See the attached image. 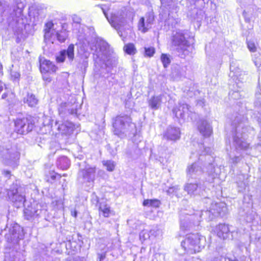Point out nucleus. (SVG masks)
<instances>
[{
	"label": "nucleus",
	"instance_id": "obj_1",
	"mask_svg": "<svg viewBox=\"0 0 261 261\" xmlns=\"http://www.w3.org/2000/svg\"><path fill=\"white\" fill-rule=\"evenodd\" d=\"M200 153L192 152L190 159H195L198 156V161L188 166L187 168V176L188 178L196 179L204 171L201 165L206 166L205 169L207 174L212 176V178H215V175L219 174V168H216L212 164L214 161L213 156L209 153L211 152V149L209 147L205 148L203 144H199Z\"/></svg>",
	"mask_w": 261,
	"mask_h": 261
},
{
	"label": "nucleus",
	"instance_id": "obj_2",
	"mask_svg": "<svg viewBox=\"0 0 261 261\" xmlns=\"http://www.w3.org/2000/svg\"><path fill=\"white\" fill-rule=\"evenodd\" d=\"M241 118V116H237L232 122L235 130L233 132V142L229 156L230 161L233 164L241 160V151L247 150L249 147V144L245 141L247 133L251 134L254 132L253 128L247 125L244 118L242 120Z\"/></svg>",
	"mask_w": 261,
	"mask_h": 261
},
{
	"label": "nucleus",
	"instance_id": "obj_3",
	"mask_svg": "<svg viewBox=\"0 0 261 261\" xmlns=\"http://www.w3.org/2000/svg\"><path fill=\"white\" fill-rule=\"evenodd\" d=\"M24 233L22 228L18 224H14L9 228V232L6 234L5 238L8 244L7 248L12 249L6 255V259L9 261H23V255L17 251L19 241L23 238Z\"/></svg>",
	"mask_w": 261,
	"mask_h": 261
},
{
	"label": "nucleus",
	"instance_id": "obj_4",
	"mask_svg": "<svg viewBox=\"0 0 261 261\" xmlns=\"http://www.w3.org/2000/svg\"><path fill=\"white\" fill-rule=\"evenodd\" d=\"M205 245V238L199 233H192L188 235L181 243L182 248L189 254L200 252Z\"/></svg>",
	"mask_w": 261,
	"mask_h": 261
},
{
	"label": "nucleus",
	"instance_id": "obj_5",
	"mask_svg": "<svg viewBox=\"0 0 261 261\" xmlns=\"http://www.w3.org/2000/svg\"><path fill=\"white\" fill-rule=\"evenodd\" d=\"M188 35L187 30H176L173 31L171 42L172 45L176 47V49L179 53V55L183 57L187 53V47L190 45L187 40Z\"/></svg>",
	"mask_w": 261,
	"mask_h": 261
},
{
	"label": "nucleus",
	"instance_id": "obj_6",
	"mask_svg": "<svg viewBox=\"0 0 261 261\" xmlns=\"http://www.w3.org/2000/svg\"><path fill=\"white\" fill-rule=\"evenodd\" d=\"M12 12L7 18L9 27L17 35L20 34L24 28V23L21 16V10L16 6L10 8Z\"/></svg>",
	"mask_w": 261,
	"mask_h": 261
},
{
	"label": "nucleus",
	"instance_id": "obj_7",
	"mask_svg": "<svg viewBox=\"0 0 261 261\" xmlns=\"http://www.w3.org/2000/svg\"><path fill=\"white\" fill-rule=\"evenodd\" d=\"M229 77L236 84L240 89L244 86V83L249 79V75L246 71L241 70L239 67V64L236 61L232 60L230 64V72Z\"/></svg>",
	"mask_w": 261,
	"mask_h": 261
},
{
	"label": "nucleus",
	"instance_id": "obj_8",
	"mask_svg": "<svg viewBox=\"0 0 261 261\" xmlns=\"http://www.w3.org/2000/svg\"><path fill=\"white\" fill-rule=\"evenodd\" d=\"M226 211L227 208L224 203H215L212 204L210 210L201 211L198 215L200 218L203 217L206 220L210 221L216 217H223Z\"/></svg>",
	"mask_w": 261,
	"mask_h": 261
},
{
	"label": "nucleus",
	"instance_id": "obj_9",
	"mask_svg": "<svg viewBox=\"0 0 261 261\" xmlns=\"http://www.w3.org/2000/svg\"><path fill=\"white\" fill-rule=\"evenodd\" d=\"M46 212V205L40 203L33 204L24 210V216L26 219L33 221L44 217Z\"/></svg>",
	"mask_w": 261,
	"mask_h": 261
},
{
	"label": "nucleus",
	"instance_id": "obj_10",
	"mask_svg": "<svg viewBox=\"0 0 261 261\" xmlns=\"http://www.w3.org/2000/svg\"><path fill=\"white\" fill-rule=\"evenodd\" d=\"M132 124V119L127 115L117 116L114 119L113 123L114 133L115 135L120 136L127 132Z\"/></svg>",
	"mask_w": 261,
	"mask_h": 261
},
{
	"label": "nucleus",
	"instance_id": "obj_11",
	"mask_svg": "<svg viewBox=\"0 0 261 261\" xmlns=\"http://www.w3.org/2000/svg\"><path fill=\"white\" fill-rule=\"evenodd\" d=\"M0 146V154L6 160V163L15 168L18 165L19 153L10 146Z\"/></svg>",
	"mask_w": 261,
	"mask_h": 261
},
{
	"label": "nucleus",
	"instance_id": "obj_12",
	"mask_svg": "<svg viewBox=\"0 0 261 261\" xmlns=\"http://www.w3.org/2000/svg\"><path fill=\"white\" fill-rule=\"evenodd\" d=\"M7 195L14 206L18 208L23 205L25 201V196L21 193L20 187L17 184H13L11 186Z\"/></svg>",
	"mask_w": 261,
	"mask_h": 261
},
{
	"label": "nucleus",
	"instance_id": "obj_13",
	"mask_svg": "<svg viewBox=\"0 0 261 261\" xmlns=\"http://www.w3.org/2000/svg\"><path fill=\"white\" fill-rule=\"evenodd\" d=\"M96 168L95 167L87 166L83 169H80L78 173L77 180L86 186H93L95 177Z\"/></svg>",
	"mask_w": 261,
	"mask_h": 261
},
{
	"label": "nucleus",
	"instance_id": "obj_14",
	"mask_svg": "<svg viewBox=\"0 0 261 261\" xmlns=\"http://www.w3.org/2000/svg\"><path fill=\"white\" fill-rule=\"evenodd\" d=\"M98 7H100L109 23L115 29L119 31L122 27L124 26L126 21L125 18L122 15H119V14L113 13L109 17L107 13L108 10L107 8H105L104 6L102 5H98Z\"/></svg>",
	"mask_w": 261,
	"mask_h": 261
},
{
	"label": "nucleus",
	"instance_id": "obj_15",
	"mask_svg": "<svg viewBox=\"0 0 261 261\" xmlns=\"http://www.w3.org/2000/svg\"><path fill=\"white\" fill-rule=\"evenodd\" d=\"M15 131L19 134L23 135L31 132L34 126L31 119L23 117L17 118L14 122Z\"/></svg>",
	"mask_w": 261,
	"mask_h": 261
},
{
	"label": "nucleus",
	"instance_id": "obj_16",
	"mask_svg": "<svg viewBox=\"0 0 261 261\" xmlns=\"http://www.w3.org/2000/svg\"><path fill=\"white\" fill-rule=\"evenodd\" d=\"M216 232L219 238L222 239H231L234 238V234L237 232L234 231H230L227 225L225 224H219L216 227Z\"/></svg>",
	"mask_w": 261,
	"mask_h": 261
},
{
	"label": "nucleus",
	"instance_id": "obj_17",
	"mask_svg": "<svg viewBox=\"0 0 261 261\" xmlns=\"http://www.w3.org/2000/svg\"><path fill=\"white\" fill-rule=\"evenodd\" d=\"M109 44L105 41H100L97 43L96 50L94 54L100 61L105 62L108 58Z\"/></svg>",
	"mask_w": 261,
	"mask_h": 261
},
{
	"label": "nucleus",
	"instance_id": "obj_18",
	"mask_svg": "<svg viewBox=\"0 0 261 261\" xmlns=\"http://www.w3.org/2000/svg\"><path fill=\"white\" fill-rule=\"evenodd\" d=\"M154 21V16L149 14L145 17H141L138 22V29L143 33H145L151 28Z\"/></svg>",
	"mask_w": 261,
	"mask_h": 261
},
{
	"label": "nucleus",
	"instance_id": "obj_19",
	"mask_svg": "<svg viewBox=\"0 0 261 261\" xmlns=\"http://www.w3.org/2000/svg\"><path fill=\"white\" fill-rule=\"evenodd\" d=\"M184 190L190 195L200 194L201 188L197 180L193 182L191 178H188L187 183L185 185Z\"/></svg>",
	"mask_w": 261,
	"mask_h": 261
},
{
	"label": "nucleus",
	"instance_id": "obj_20",
	"mask_svg": "<svg viewBox=\"0 0 261 261\" xmlns=\"http://www.w3.org/2000/svg\"><path fill=\"white\" fill-rule=\"evenodd\" d=\"M74 45L70 44L67 50L61 51L60 55L56 58L57 62L60 63L63 62L66 56L70 62L72 61L74 57Z\"/></svg>",
	"mask_w": 261,
	"mask_h": 261
},
{
	"label": "nucleus",
	"instance_id": "obj_21",
	"mask_svg": "<svg viewBox=\"0 0 261 261\" xmlns=\"http://www.w3.org/2000/svg\"><path fill=\"white\" fill-rule=\"evenodd\" d=\"M40 69L42 73H53L56 72L57 67L50 61L44 58H40Z\"/></svg>",
	"mask_w": 261,
	"mask_h": 261
},
{
	"label": "nucleus",
	"instance_id": "obj_22",
	"mask_svg": "<svg viewBox=\"0 0 261 261\" xmlns=\"http://www.w3.org/2000/svg\"><path fill=\"white\" fill-rule=\"evenodd\" d=\"M57 28H55V24L52 20L46 22L44 25V38L45 41H49L54 36L56 32Z\"/></svg>",
	"mask_w": 261,
	"mask_h": 261
},
{
	"label": "nucleus",
	"instance_id": "obj_23",
	"mask_svg": "<svg viewBox=\"0 0 261 261\" xmlns=\"http://www.w3.org/2000/svg\"><path fill=\"white\" fill-rule=\"evenodd\" d=\"M180 135L179 128L170 126L165 132L164 137L168 140L176 141L179 139Z\"/></svg>",
	"mask_w": 261,
	"mask_h": 261
},
{
	"label": "nucleus",
	"instance_id": "obj_24",
	"mask_svg": "<svg viewBox=\"0 0 261 261\" xmlns=\"http://www.w3.org/2000/svg\"><path fill=\"white\" fill-rule=\"evenodd\" d=\"M55 126L59 131L63 135H69L74 130L73 124L70 122L66 121L62 124L56 122Z\"/></svg>",
	"mask_w": 261,
	"mask_h": 261
},
{
	"label": "nucleus",
	"instance_id": "obj_25",
	"mask_svg": "<svg viewBox=\"0 0 261 261\" xmlns=\"http://www.w3.org/2000/svg\"><path fill=\"white\" fill-rule=\"evenodd\" d=\"M200 6L193 7L192 12L188 13V16L190 17L192 20L197 22H200L204 17V12L201 9Z\"/></svg>",
	"mask_w": 261,
	"mask_h": 261
},
{
	"label": "nucleus",
	"instance_id": "obj_26",
	"mask_svg": "<svg viewBox=\"0 0 261 261\" xmlns=\"http://www.w3.org/2000/svg\"><path fill=\"white\" fill-rule=\"evenodd\" d=\"M198 128L201 134L204 137H209L212 133V126L210 123L205 120L200 121Z\"/></svg>",
	"mask_w": 261,
	"mask_h": 261
},
{
	"label": "nucleus",
	"instance_id": "obj_27",
	"mask_svg": "<svg viewBox=\"0 0 261 261\" xmlns=\"http://www.w3.org/2000/svg\"><path fill=\"white\" fill-rule=\"evenodd\" d=\"M164 95H154L148 100L149 107L152 110H157L161 108L162 98Z\"/></svg>",
	"mask_w": 261,
	"mask_h": 261
},
{
	"label": "nucleus",
	"instance_id": "obj_28",
	"mask_svg": "<svg viewBox=\"0 0 261 261\" xmlns=\"http://www.w3.org/2000/svg\"><path fill=\"white\" fill-rule=\"evenodd\" d=\"M258 85L259 87H260V79L259 78L258 80ZM255 97L257 99V101H256L254 103L255 104V112H257V114L256 115V117L258 118V120L259 121V123H261V89L259 88L257 90L256 93H255Z\"/></svg>",
	"mask_w": 261,
	"mask_h": 261
},
{
	"label": "nucleus",
	"instance_id": "obj_29",
	"mask_svg": "<svg viewBox=\"0 0 261 261\" xmlns=\"http://www.w3.org/2000/svg\"><path fill=\"white\" fill-rule=\"evenodd\" d=\"M237 184L238 191L240 192H244L248 185L247 179L245 178L244 175L241 174L238 176Z\"/></svg>",
	"mask_w": 261,
	"mask_h": 261
},
{
	"label": "nucleus",
	"instance_id": "obj_30",
	"mask_svg": "<svg viewBox=\"0 0 261 261\" xmlns=\"http://www.w3.org/2000/svg\"><path fill=\"white\" fill-rule=\"evenodd\" d=\"M70 165V161L65 156L59 158L57 161V167L62 170L67 169L69 167Z\"/></svg>",
	"mask_w": 261,
	"mask_h": 261
},
{
	"label": "nucleus",
	"instance_id": "obj_31",
	"mask_svg": "<svg viewBox=\"0 0 261 261\" xmlns=\"http://www.w3.org/2000/svg\"><path fill=\"white\" fill-rule=\"evenodd\" d=\"M195 216L187 215L186 219H182L180 218V229L183 230H186L191 226L192 220H194Z\"/></svg>",
	"mask_w": 261,
	"mask_h": 261
},
{
	"label": "nucleus",
	"instance_id": "obj_32",
	"mask_svg": "<svg viewBox=\"0 0 261 261\" xmlns=\"http://www.w3.org/2000/svg\"><path fill=\"white\" fill-rule=\"evenodd\" d=\"M23 102L30 107H34L38 103V99L33 94L28 93L27 96L24 97Z\"/></svg>",
	"mask_w": 261,
	"mask_h": 261
},
{
	"label": "nucleus",
	"instance_id": "obj_33",
	"mask_svg": "<svg viewBox=\"0 0 261 261\" xmlns=\"http://www.w3.org/2000/svg\"><path fill=\"white\" fill-rule=\"evenodd\" d=\"M99 211L100 213H102V215L105 217H109L111 212L110 206L105 202H100L99 203Z\"/></svg>",
	"mask_w": 261,
	"mask_h": 261
},
{
	"label": "nucleus",
	"instance_id": "obj_34",
	"mask_svg": "<svg viewBox=\"0 0 261 261\" xmlns=\"http://www.w3.org/2000/svg\"><path fill=\"white\" fill-rule=\"evenodd\" d=\"M180 108H182V112L179 113V114H178L180 118L185 119L186 115H187L188 116H190L192 114L191 108L188 105L181 102Z\"/></svg>",
	"mask_w": 261,
	"mask_h": 261
},
{
	"label": "nucleus",
	"instance_id": "obj_35",
	"mask_svg": "<svg viewBox=\"0 0 261 261\" xmlns=\"http://www.w3.org/2000/svg\"><path fill=\"white\" fill-rule=\"evenodd\" d=\"M160 201L157 199H146L143 201V205L151 206L154 207H158L160 205Z\"/></svg>",
	"mask_w": 261,
	"mask_h": 261
},
{
	"label": "nucleus",
	"instance_id": "obj_36",
	"mask_svg": "<svg viewBox=\"0 0 261 261\" xmlns=\"http://www.w3.org/2000/svg\"><path fill=\"white\" fill-rule=\"evenodd\" d=\"M123 49L126 53L129 55H134L137 51L135 45L133 43H128L125 45Z\"/></svg>",
	"mask_w": 261,
	"mask_h": 261
},
{
	"label": "nucleus",
	"instance_id": "obj_37",
	"mask_svg": "<svg viewBox=\"0 0 261 261\" xmlns=\"http://www.w3.org/2000/svg\"><path fill=\"white\" fill-rule=\"evenodd\" d=\"M161 60L164 68H167L171 63L170 56L166 54H162L161 56Z\"/></svg>",
	"mask_w": 261,
	"mask_h": 261
},
{
	"label": "nucleus",
	"instance_id": "obj_38",
	"mask_svg": "<svg viewBox=\"0 0 261 261\" xmlns=\"http://www.w3.org/2000/svg\"><path fill=\"white\" fill-rule=\"evenodd\" d=\"M53 37L57 38L61 42H64L67 38V33L65 31L59 32L58 30L56 32Z\"/></svg>",
	"mask_w": 261,
	"mask_h": 261
},
{
	"label": "nucleus",
	"instance_id": "obj_39",
	"mask_svg": "<svg viewBox=\"0 0 261 261\" xmlns=\"http://www.w3.org/2000/svg\"><path fill=\"white\" fill-rule=\"evenodd\" d=\"M103 165L105 166L107 170L109 171H113L114 170L115 167V164L114 161H103Z\"/></svg>",
	"mask_w": 261,
	"mask_h": 261
},
{
	"label": "nucleus",
	"instance_id": "obj_40",
	"mask_svg": "<svg viewBox=\"0 0 261 261\" xmlns=\"http://www.w3.org/2000/svg\"><path fill=\"white\" fill-rule=\"evenodd\" d=\"M52 204L53 206L57 210L63 208V201L61 198L53 201L52 202Z\"/></svg>",
	"mask_w": 261,
	"mask_h": 261
},
{
	"label": "nucleus",
	"instance_id": "obj_41",
	"mask_svg": "<svg viewBox=\"0 0 261 261\" xmlns=\"http://www.w3.org/2000/svg\"><path fill=\"white\" fill-rule=\"evenodd\" d=\"M214 260L216 261H238L235 258L231 259L226 257L225 252H223V253L220 256L215 257Z\"/></svg>",
	"mask_w": 261,
	"mask_h": 261
},
{
	"label": "nucleus",
	"instance_id": "obj_42",
	"mask_svg": "<svg viewBox=\"0 0 261 261\" xmlns=\"http://www.w3.org/2000/svg\"><path fill=\"white\" fill-rule=\"evenodd\" d=\"M150 230L147 229H144L142 230L140 233V239L142 240H145L149 239L150 237Z\"/></svg>",
	"mask_w": 261,
	"mask_h": 261
},
{
	"label": "nucleus",
	"instance_id": "obj_43",
	"mask_svg": "<svg viewBox=\"0 0 261 261\" xmlns=\"http://www.w3.org/2000/svg\"><path fill=\"white\" fill-rule=\"evenodd\" d=\"M229 95L230 98L233 99H239L241 97L240 91L239 90L230 91Z\"/></svg>",
	"mask_w": 261,
	"mask_h": 261
},
{
	"label": "nucleus",
	"instance_id": "obj_44",
	"mask_svg": "<svg viewBox=\"0 0 261 261\" xmlns=\"http://www.w3.org/2000/svg\"><path fill=\"white\" fill-rule=\"evenodd\" d=\"M247 47L249 50L251 52H255L256 51V45L253 40L247 41Z\"/></svg>",
	"mask_w": 261,
	"mask_h": 261
},
{
	"label": "nucleus",
	"instance_id": "obj_45",
	"mask_svg": "<svg viewBox=\"0 0 261 261\" xmlns=\"http://www.w3.org/2000/svg\"><path fill=\"white\" fill-rule=\"evenodd\" d=\"M76 247V243L74 241L69 240L66 244L67 249H70L72 251H75L77 249Z\"/></svg>",
	"mask_w": 261,
	"mask_h": 261
},
{
	"label": "nucleus",
	"instance_id": "obj_46",
	"mask_svg": "<svg viewBox=\"0 0 261 261\" xmlns=\"http://www.w3.org/2000/svg\"><path fill=\"white\" fill-rule=\"evenodd\" d=\"M181 105V102H179L178 106L174 107L172 110L173 113L177 118H180L179 115L178 114H179V113L182 112V108H180Z\"/></svg>",
	"mask_w": 261,
	"mask_h": 261
},
{
	"label": "nucleus",
	"instance_id": "obj_47",
	"mask_svg": "<svg viewBox=\"0 0 261 261\" xmlns=\"http://www.w3.org/2000/svg\"><path fill=\"white\" fill-rule=\"evenodd\" d=\"M145 56L151 57L153 56L154 54L155 53V49L153 47H145Z\"/></svg>",
	"mask_w": 261,
	"mask_h": 261
},
{
	"label": "nucleus",
	"instance_id": "obj_48",
	"mask_svg": "<svg viewBox=\"0 0 261 261\" xmlns=\"http://www.w3.org/2000/svg\"><path fill=\"white\" fill-rule=\"evenodd\" d=\"M162 233V230H161L158 227H155L154 228L150 230V233L151 236H153L154 237H156L161 235Z\"/></svg>",
	"mask_w": 261,
	"mask_h": 261
},
{
	"label": "nucleus",
	"instance_id": "obj_49",
	"mask_svg": "<svg viewBox=\"0 0 261 261\" xmlns=\"http://www.w3.org/2000/svg\"><path fill=\"white\" fill-rule=\"evenodd\" d=\"M162 4V7L163 8H171L174 7L172 5L171 0H161Z\"/></svg>",
	"mask_w": 261,
	"mask_h": 261
},
{
	"label": "nucleus",
	"instance_id": "obj_50",
	"mask_svg": "<svg viewBox=\"0 0 261 261\" xmlns=\"http://www.w3.org/2000/svg\"><path fill=\"white\" fill-rule=\"evenodd\" d=\"M11 78L13 79V81H16L19 79L20 74L17 71H11Z\"/></svg>",
	"mask_w": 261,
	"mask_h": 261
},
{
	"label": "nucleus",
	"instance_id": "obj_51",
	"mask_svg": "<svg viewBox=\"0 0 261 261\" xmlns=\"http://www.w3.org/2000/svg\"><path fill=\"white\" fill-rule=\"evenodd\" d=\"M6 6V1L5 0H0V13H4L6 12L5 7Z\"/></svg>",
	"mask_w": 261,
	"mask_h": 261
},
{
	"label": "nucleus",
	"instance_id": "obj_52",
	"mask_svg": "<svg viewBox=\"0 0 261 261\" xmlns=\"http://www.w3.org/2000/svg\"><path fill=\"white\" fill-rule=\"evenodd\" d=\"M107 252V250L105 249L103 252L101 253H98L97 255L98 256V258L99 259V261H103V259L106 258V253Z\"/></svg>",
	"mask_w": 261,
	"mask_h": 261
},
{
	"label": "nucleus",
	"instance_id": "obj_53",
	"mask_svg": "<svg viewBox=\"0 0 261 261\" xmlns=\"http://www.w3.org/2000/svg\"><path fill=\"white\" fill-rule=\"evenodd\" d=\"M61 177V175L56 173H53L50 174V178L52 180H55L57 179H60Z\"/></svg>",
	"mask_w": 261,
	"mask_h": 261
},
{
	"label": "nucleus",
	"instance_id": "obj_54",
	"mask_svg": "<svg viewBox=\"0 0 261 261\" xmlns=\"http://www.w3.org/2000/svg\"><path fill=\"white\" fill-rule=\"evenodd\" d=\"M88 65V62L87 59H86L83 60V63H82V66L81 67V68L82 69L83 68L84 69H85L87 67Z\"/></svg>",
	"mask_w": 261,
	"mask_h": 261
},
{
	"label": "nucleus",
	"instance_id": "obj_55",
	"mask_svg": "<svg viewBox=\"0 0 261 261\" xmlns=\"http://www.w3.org/2000/svg\"><path fill=\"white\" fill-rule=\"evenodd\" d=\"M81 20V18L77 16H74L73 17V21L76 23H80Z\"/></svg>",
	"mask_w": 261,
	"mask_h": 261
},
{
	"label": "nucleus",
	"instance_id": "obj_56",
	"mask_svg": "<svg viewBox=\"0 0 261 261\" xmlns=\"http://www.w3.org/2000/svg\"><path fill=\"white\" fill-rule=\"evenodd\" d=\"M178 190V187H171L169 189V190H168V193H172V192H174L175 191H177Z\"/></svg>",
	"mask_w": 261,
	"mask_h": 261
},
{
	"label": "nucleus",
	"instance_id": "obj_57",
	"mask_svg": "<svg viewBox=\"0 0 261 261\" xmlns=\"http://www.w3.org/2000/svg\"><path fill=\"white\" fill-rule=\"evenodd\" d=\"M5 86V84H4L1 81H0V93L3 90V88Z\"/></svg>",
	"mask_w": 261,
	"mask_h": 261
},
{
	"label": "nucleus",
	"instance_id": "obj_58",
	"mask_svg": "<svg viewBox=\"0 0 261 261\" xmlns=\"http://www.w3.org/2000/svg\"><path fill=\"white\" fill-rule=\"evenodd\" d=\"M246 13L245 11H244V12H243V15H244V16L245 20V21H246V22H249L250 20H249V18H247V17H246Z\"/></svg>",
	"mask_w": 261,
	"mask_h": 261
},
{
	"label": "nucleus",
	"instance_id": "obj_59",
	"mask_svg": "<svg viewBox=\"0 0 261 261\" xmlns=\"http://www.w3.org/2000/svg\"><path fill=\"white\" fill-rule=\"evenodd\" d=\"M7 97V94L6 93H4V94H3V95L2 96V98L3 99H5Z\"/></svg>",
	"mask_w": 261,
	"mask_h": 261
},
{
	"label": "nucleus",
	"instance_id": "obj_60",
	"mask_svg": "<svg viewBox=\"0 0 261 261\" xmlns=\"http://www.w3.org/2000/svg\"><path fill=\"white\" fill-rule=\"evenodd\" d=\"M200 221V220H197V222H192V223H193V224H194V225H198L199 224Z\"/></svg>",
	"mask_w": 261,
	"mask_h": 261
},
{
	"label": "nucleus",
	"instance_id": "obj_61",
	"mask_svg": "<svg viewBox=\"0 0 261 261\" xmlns=\"http://www.w3.org/2000/svg\"><path fill=\"white\" fill-rule=\"evenodd\" d=\"M179 67H175L174 69H173L172 70V74H174V72H175V71L177 70H179Z\"/></svg>",
	"mask_w": 261,
	"mask_h": 261
},
{
	"label": "nucleus",
	"instance_id": "obj_62",
	"mask_svg": "<svg viewBox=\"0 0 261 261\" xmlns=\"http://www.w3.org/2000/svg\"><path fill=\"white\" fill-rule=\"evenodd\" d=\"M72 215L74 217H76L77 216V212L76 211H74L73 213H72Z\"/></svg>",
	"mask_w": 261,
	"mask_h": 261
},
{
	"label": "nucleus",
	"instance_id": "obj_63",
	"mask_svg": "<svg viewBox=\"0 0 261 261\" xmlns=\"http://www.w3.org/2000/svg\"><path fill=\"white\" fill-rule=\"evenodd\" d=\"M2 65L1 64H0V75L2 74Z\"/></svg>",
	"mask_w": 261,
	"mask_h": 261
},
{
	"label": "nucleus",
	"instance_id": "obj_64",
	"mask_svg": "<svg viewBox=\"0 0 261 261\" xmlns=\"http://www.w3.org/2000/svg\"><path fill=\"white\" fill-rule=\"evenodd\" d=\"M174 20L175 21V24H177L179 22V20L178 19H175Z\"/></svg>",
	"mask_w": 261,
	"mask_h": 261
}]
</instances>
